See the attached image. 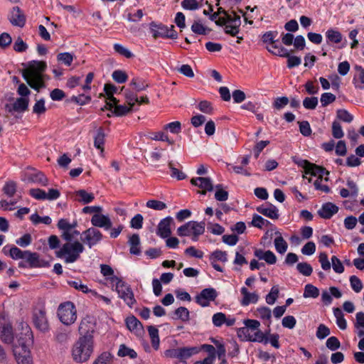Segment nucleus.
<instances>
[{
    "mask_svg": "<svg viewBox=\"0 0 364 364\" xmlns=\"http://www.w3.org/2000/svg\"><path fill=\"white\" fill-rule=\"evenodd\" d=\"M46 68V63L39 60H31L26 66L24 65V80L31 87L38 92L45 87L43 73Z\"/></svg>",
    "mask_w": 364,
    "mask_h": 364,
    "instance_id": "obj_1",
    "label": "nucleus"
},
{
    "mask_svg": "<svg viewBox=\"0 0 364 364\" xmlns=\"http://www.w3.org/2000/svg\"><path fill=\"white\" fill-rule=\"evenodd\" d=\"M0 338L3 343L11 344L15 358L23 364V341L21 336H15L10 323H0Z\"/></svg>",
    "mask_w": 364,
    "mask_h": 364,
    "instance_id": "obj_2",
    "label": "nucleus"
},
{
    "mask_svg": "<svg viewBox=\"0 0 364 364\" xmlns=\"http://www.w3.org/2000/svg\"><path fill=\"white\" fill-rule=\"evenodd\" d=\"M219 14H223L224 16L219 17L215 21L216 25L223 26H225V33L230 36H236L240 31V26L241 25L240 16L237 15L235 11H225L222 7L218 9Z\"/></svg>",
    "mask_w": 364,
    "mask_h": 364,
    "instance_id": "obj_3",
    "label": "nucleus"
},
{
    "mask_svg": "<svg viewBox=\"0 0 364 364\" xmlns=\"http://www.w3.org/2000/svg\"><path fill=\"white\" fill-rule=\"evenodd\" d=\"M83 244L77 240L67 242L56 252V257L64 260L65 263H74L80 258L84 252Z\"/></svg>",
    "mask_w": 364,
    "mask_h": 364,
    "instance_id": "obj_4",
    "label": "nucleus"
},
{
    "mask_svg": "<svg viewBox=\"0 0 364 364\" xmlns=\"http://www.w3.org/2000/svg\"><path fill=\"white\" fill-rule=\"evenodd\" d=\"M94 349V339L79 337L72 347V357L77 363L89 360Z\"/></svg>",
    "mask_w": 364,
    "mask_h": 364,
    "instance_id": "obj_5",
    "label": "nucleus"
},
{
    "mask_svg": "<svg viewBox=\"0 0 364 364\" xmlns=\"http://www.w3.org/2000/svg\"><path fill=\"white\" fill-rule=\"evenodd\" d=\"M18 94L19 97L16 98L14 94L7 95L5 97L4 109L11 116L18 119L23 114V83L18 85Z\"/></svg>",
    "mask_w": 364,
    "mask_h": 364,
    "instance_id": "obj_6",
    "label": "nucleus"
},
{
    "mask_svg": "<svg viewBox=\"0 0 364 364\" xmlns=\"http://www.w3.org/2000/svg\"><path fill=\"white\" fill-rule=\"evenodd\" d=\"M32 318L33 323L38 330L44 333L49 331L50 326L46 316L45 302L41 299H38L35 303Z\"/></svg>",
    "mask_w": 364,
    "mask_h": 364,
    "instance_id": "obj_7",
    "label": "nucleus"
},
{
    "mask_svg": "<svg viewBox=\"0 0 364 364\" xmlns=\"http://www.w3.org/2000/svg\"><path fill=\"white\" fill-rule=\"evenodd\" d=\"M110 282L115 286V290L117 291L119 296L122 299L128 306L132 307L136 302V300L130 286L118 277H111Z\"/></svg>",
    "mask_w": 364,
    "mask_h": 364,
    "instance_id": "obj_8",
    "label": "nucleus"
},
{
    "mask_svg": "<svg viewBox=\"0 0 364 364\" xmlns=\"http://www.w3.org/2000/svg\"><path fill=\"white\" fill-rule=\"evenodd\" d=\"M205 225L204 222L189 221L177 229V234L181 237L192 235V240L196 242L204 233Z\"/></svg>",
    "mask_w": 364,
    "mask_h": 364,
    "instance_id": "obj_9",
    "label": "nucleus"
},
{
    "mask_svg": "<svg viewBox=\"0 0 364 364\" xmlns=\"http://www.w3.org/2000/svg\"><path fill=\"white\" fill-rule=\"evenodd\" d=\"M58 316L66 326L74 323L77 319V311L74 304L71 301L60 304L58 309Z\"/></svg>",
    "mask_w": 364,
    "mask_h": 364,
    "instance_id": "obj_10",
    "label": "nucleus"
},
{
    "mask_svg": "<svg viewBox=\"0 0 364 364\" xmlns=\"http://www.w3.org/2000/svg\"><path fill=\"white\" fill-rule=\"evenodd\" d=\"M96 327V318L93 316H86L80 321L79 325L78 332L80 337L94 339L93 334L95 332Z\"/></svg>",
    "mask_w": 364,
    "mask_h": 364,
    "instance_id": "obj_11",
    "label": "nucleus"
},
{
    "mask_svg": "<svg viewBox=\"0 0 364 364\" xmlns=\"http://www.w3.org/2000/svg\"><path fill=\"white\" fill-rule=\"evenodd\" d=\"M103 238L102 232L95 228H90L81 234V241L90 248L98 244Z\"/></svg>",
    "mask_w": 364,
    "mask_h": 364,
    "instance_id": "obj_12",
    "label": "nucleus"
},
{
    "mask_svg": "<svg viewBox=\"0 0 364 364\" xmlns=\"http://www.w3.org/2000/svg\"><path fill=\"white\" fill-rule=\"evenodd\" d=\"M217 296L218 292L215 289L206 288L196 296V301L200 306L206 307L209 306L210 301H215Z\"/></svg>",
    "mask_w": 364,
    "mask_h": 364,
    "instance_id": "obj_13",
    "label": "nucleus"
},
{
    "mask_svg": "<svg viewBox=\"0 0 364 364\" xmlns=\"http://www.w3.org/2000/svg\"><path fill=\"white\" fill-rule=\"evenodd\" d=\"M34 338L31 328L29 326H24V364H33V358L31 351L26 350V346L30 347L33 345Z\"/></svg>",
    "mask_w": 364,
    "mask_h": 364,
    "instance_id": "obj_14",
    "label": "nucleus"
},
{
    "mask_svg": "<svg viewBox=\"0 0 364 364\" xmlns=\"http://www.w3.org/2000/svg\"><path fill=\"white\" fill-rule=\"evenodd\" d=\"M173 219L171 216H168L164 219H162L158 226L156 230V234L158 236L163 239H166L171 236V225H173Z\"/></svg>",
    "mask_w": 364,
    "mask_h": 364,
    "instance_id": "obj_15",
    "label": "nucleus"
},
{
    "mask_svg": "<svg viewBox=\"0 0 364 364\" xmlns=\"http://www.w3.org/2000/svg\"><path fill=\"white\" fill-rule=\"evenodd\" d=\"M24 259L31 268H41L48 266V263L40 258L36 252L24 251Z\"/></svg>",
    "mask_w": 364,
    "mask_h": 364,
    "instance_id": "obj_16",
    "label": "nucleus"
},
{
    "mask_svg": "<svg viewBox=\"0 0 364 364\" xmlns=\"http://www.w3.org/2000/svg\"><path fill=\"white\" fill-rule=\"evenodd\" d=\"M91 223L95 227L104 228L106 230H109L112 226L109 217L100 213L92 215Z\"/></svg>",
    "mask_w": 364,
    "mask_h": 364,
    "instance_id": "obj_17",
    "label": "nucleus"
},
{
    "mask_svg": "<svg viewBox=\"0 0 364 364\" xmlns=\"http://www.w3.org/2000/svg\"><path fill=\"white\" fill-rule=\"evenodd\" d=\"M338 207L333 203H325L318 210V215L321 218L330 219L333 215L338 213Z\"/></svg>",
    "mask_w": 364,
    "mask_h": 364,
    "instance_id": "obj_18",
    "label": "nucleus"
},
{
    "mask_svg": "<svg viewBox=\"0 0 364 364\" xmlns=\"http://www.w3.org/2000/svg\"><path fill=\"white\" fill-rule=\"evenodd\" d=\"M257 211L263 215L274 220L278 219L279 216V210L275 205L271 203H266L258 206L257 208Z\"/></svg>",
    "mask_w": 364,
    "mask_h": 364,
    "instance_id": "obj_19",
    "label": "nucleus"
},
{
    "mask_svg": "<svg viewBox=\"0 0 364 364\" xmlns=\"http://www.w3.org/2000/svg\"><path fill=\"white\" fill-rule=\"evenodd\" d=\"M9 22L14 26L23 27V11L18 6H14L8 16Z\"/></svg>",
    "mask_w": 364,
    "mask_h": 364,
    "instance_id": "obj_20",
    "label": "nucleus"
},
{
    "mask_svg": "<svg viewBox=\"0 0 364 364\" xmlns=\"http://www.w3.org/2000/svg\"><path fill=\"white\" fill-rule=\"evenodd\" d=\"M254 255L259 260H264L268 264H274L277 262V257L271 250H263L262 249H255Z\"/></svg>",
    "mask_w": 364,
    "mask_h": 364,
    "instance_id": "obj_21",
    "label": "nucleus"
},
{
    "mask_svg": "<svg viewBox=\"0 0 364 364\" xmlns=\"http://www.w3.org/2000/svg\"><path fill=\"white\" fill-rule=\"evenodd\" d=\"M104 90L107 96L109 102H107L105 107L102 109H112L113 108V105L118 102V100L113 96V95L117 92V87L112 84H105L104 86Z\"/></svg>",
    "mask_w": 364,
    "mask_h": 364,
    "instance_id": "obj_22",
    "label": "nucleus"
},
{
    "mask_svg": "<svg viewBox=\"0 0 364 364\" xmlns=\"http://www.w3.org/2000/svg\"><path fill=\"white\" fill-rule=\"evenodd\" d=\"M305 173L306 174H311L312 176H318V178H322L324 174L328 175L329 172L326 170V168L317 166L316 164H311L308 161H305Z\"/></svg>",
    "mask_w": 364,
    "mask_h": 364,
    "instance_id": "obj_23",
    "label": "nucleus"
},
{
    "mask_svg": "<svg viewBox=\"0 0 364 364\" xmlns=\"http://www.w3.org/2000/svg\"><path fill=\"white\" fill-rule=\"evenodd\" d=\"M354 75L353 77V84L356 89L363 90L364 89V68L358 65H355L354 67Z\"/></svg>",
    "mask_w": 364,
    "mask_h": 364,
    "instance_id": "obj_24",
    "label": "nucleus"
},
{
    "mask_svg": "<svg viewBox=\"0 0 364 364\" xmlns=\"http://www.w3.org/2000/svg\"><path fill=\"white\" fill-rule=\"evenodd\" d=\"M192 185L198 186V188L208 191H212L213 190V185L212 180L208 177H197L193 178L191 180Z\"/></svg>",
    "mask_w": 364,
    "mask_h": 364,
    "instance_id": "obj_25",
    "label": "nucleus"
},
{
    "mask_svg": "<svg viewBox=\"0 0 364 364\" xmlns=\"http://www.w3.org/2000/svg\"><path fill=\"white\" fill-rule=\"evenodd\" d=\"M199 350L196 347L178 348V359H179L181 364H186V360L197 354Z\"/></svg>",
    "mask_w": 364,
    "mask_h": 364,
    "instance_id": "obj_26",
    "label": "nucleus"
},
{
    "mask_svg": "<svg viewBox=\"0 0 364 364\" xmlns=\"http://www.w3.org/2000/svg\"><path fill=\"white\" fill-rule=\"evenodd\" d=\"M240 291L242 295V299L240 301V304L242 306H246L251 303L255 304L257 302L259 299V296L255 292H249L246 287H242Z\"/></svg>",
    "mask_w": 364,
    "mask_h": 364,
    "instance_id": "obj_27",
    "label": "nucleus"
},
{
    "mask_svg": "<svg viewBox=\"0 0 364 364\" xmlns=\"http://www.w3.org/2000/svg\"><path fill=\"white\" fill-rule=\"evenodd\" d=\"M24 176L26 179L32 183H39L41 186H46L48 185V181L47 178L41 172L34 171L32 173L28 172L24 173Z\"/></svg>",
    "mask_w": 364,
    "mask_h": 364,
    "instance_id": "obj_28",
    "label": "nucleus"
},
{
    "mask_svg": "<svg viewBox=\"0 0 364 364\" xmlns=\"http://www.w3.org/2000/svg\"><path fill=\"white\" fill-rule=\"evenodd\" d=\"M70 338V332L63 328L58 329L54 333V341L60 346H67Z\"/></svg>",
    "mask_w": 364,
    "mask_h": 364,
    "instance_id": "obj_29",
    "label": "nucleus"
},
{
    "mask_svg": "<svg viewBox=\"0 0 364 364\" xmlns=\"http://www.w3.org/2000/svg\"><path fill=\"white\" fill-rule=\"evenodd\" d=\"M267 49L273 55L279 57L284 58L289 56V50L281 44L278 43L277 40L271 46H267Z\"/></svg>",
    "mask_w": 364,
    "mask_h": 364,
    "instance_id": "obj_30",
    "label": "nucleus"
},
{
    "mask_svg": "<svg viewBox=\"0 0 364 364\" xmlns=\"http://www.w3.org/2000/svg\"><path fill=\"white\" fill-rule=\"evenodd\" d=\"M150 30L154 38H166L167 26L163 24H158L155 22L150 23Z\"/></svg>",
    "mask_w": 364,
    "mask_h": 364,
    "instance_id": "obj_31",
    "label": "nucleus"
},
{
    "mask_svg": "<svg viewBox=\"0 0 364 364\" xmlns=\"http://www.w3.org/2000/svg\"><path fill=\"white\" fill-rule=\"evenodd\" d=\"M128 243L130 246L129 252L134 255H139L141 254L140 249V238L138 234H133L129 237Z\"/></svg>",
    "mask_w": 364,
    "mask_h": 364,
    "instance_id": "obj_32",
    "label": "nucleus"
},
{
    "mask_svg": "<svg viewBox=\"0 0 364 364\" xmlns=\"http://www.w3.org/2000/svg\"><path fill=\"white\" fill-rule=\"evenodd\" d=\"M275 234L277 235L274 240L275 250L278 253L283 255L287 250L288 244L279 232L277 231L275 232Z\"/></svg>",
    "mask_w": 364,
    "mask_h": 364,
    "instance_id": "obj_33",
    "label": "nucleus"
},
{
    "mask_svg": "<svg viewBox=\"0 0 364 364\" xmlns=\"http://www.w3.org/2000/svg\"><path fill=\"white\" fill-rule=\"evenodd\" d=\"M3 252L6 255H9L14 259L23 258V252L14 245H7L3 247Z\"/></svg>",
    "mask_w": 364,
    "mask_h": 364,
    "instance_id": "obj_34",
    "label": "nucleus"
},
{
    "mask_svg": "<svg viewBox=\"0 0 364 364\" xmlns=\"http://www.w3.org/2000/svg\"><path fill=\"white\" fill-rule=\"evenodd\" d=\"M68 284L71 287H73L77 291H82L83 293H90L92 295H97V292L95 290H92L88 288L86 284L82 283V281L79 279L75 280L68 281Z\"/></svg>",
    "mask_w": 364,
    "mask_h": 364,
    "instance_id": "obj_35",
    "label": "nucleus"
},
{
    "mask_svg": "<svg viewBox=\"0 0 364 364\" xmlns=\"http://www.w3.org/2000/svg\"><path fill=\"white\" fill-rule=\"evenodd\" d=\"M147 330L151 338L152 347L155 350H158L159 348L160 343L158 328L154 326H149L147 327Z\"/></svg>",
    "mask_w": 364,
    "mask_h": 364,
    "instance_id": "obj_36",
    "label": "nucleus"
},
{
    "mask_svg": "<svg viewBox=\"0 0 364 364\" xmlns=\"http://www.w3.org/2000/svg\"><path fill=\"white\" fill-rule=\"evenodd\" d=\"M326 38L328 43H339L342 41L343 36L338 30L330 28L326 32Z\"/></svg>",
    "mask_w": 364,
    "mask_h": 364,
    "instance_id": "obj_37",
    "label": "nucleus"
},
{
    "mask_svg": "<svg viewBox=\"0 0 364 364\" xmlns=\"http://www.w3.org/2000/svg\"><path fill=\"white\" fill-rule=\"evenodd\" d=\"M126 324L130 331H135L136 333L141 332L143 329L141 323L134 316L127 318Z\"/></svg>",
    "mask_w": 364,
    "mask_h": 364,
    "instance_id": "obj_38",
    "label": "nucleus"
},
{
    "mask_svg": "<svg viewBox=\"0 0 364 364\" xmlns=\"http://www.w3.org/2000/svg\"><path fill=\"white\" fill-rule=\"evenodd\" d=\"M75 195L77 201L84 204L91 203L95 198L93 193H87L86 191L82 189L76 191Z\"/></svg>",
    "mask_w": 364,
    "mask_h": 364,
    "instance_id": "obj_39",
    "label": "nucleus"
},
{
    "mask_svg": "<svg viewBox=\"0 0 364 364\" xmlns=\"http://www.w3.org/2000/svg\"><path fill=\"white\" fill-rule=\"evenodd\" d=\"M105 138L104 131L102 128H100L95 136L94 146L96 149H100L102 153L104 151Z\"/></svg>",
    "mask_w": 364,
    "mask_h": 364,
    "instance_id": "obj_40",
    "label": "nucleus"
},
{
    "mask_svg": "<svg viewBox=\"0 0 364 364\" xmlns=\"http://www.w3.org/2000/svg\"><path fill=\"white\" fill-rule=\"evenodd\" d=\"M319 296V289L311 284H307L304 287L303 296L304 298H317Z\"/></svg>",
    "mask_w": 364,
    "mask_h": 364,
    "instance_id": "obj_41",
    "label": "nucleus"
},
{
    "mask_svg": "<svg viewBox=\"0 0 364 364\" xmlns=\"http://www.w3.org/2000/svg\"><path fill=\"white\" fill-rule=\"evenodd\" d=\"M117 354L119 357L127 356L130 358H135L137 356V353L134 349L129 348L124 344L120 345Z\"/></svg>",
    "mask_w": 364,
    "mask_h": 364,
    "instance_id": "obj_42",
    "label": "nucleus"
},
{
    "mask_svg": "<svg viewBox=\"0 0 364 364\" xmlns=\"http://www.w3.org/2000/svg\"><path fill=\"white\" fill-rule=\"evenodd\" d=\"M130 85L137 92L144 90L149 87L145 80L140 77H134L130 82Z\"/></svg>",
    "mask_w": 364,
    "mask_h": 364,
    "instance_id": "obj_43",
    "label": "nucleus"
},
{
    "mask_svg": "<svg viewBox=\"0 0 364 364\" xmlns=\"http://www.w3.org/2000/svg\"><path fill=\"white\" fill-rule=\"evenodd\" d=\"M174 318L181 319L183 321H188L190 319V312L186 307L181 306L174 311Z\"/></svg>",
    "mask_w": 364,
    "mask_h": 364,
    "instance_id": "obj_44",
    "label": "nucleus"
},
{
    "mask_svg": "<svg viewBox=\"0 0 364 364\" xmlns=\"http://www.w3.org/2000/svg\"><path fill=\"white\" fill-rule=\"evenodd\" d=\"M29 218L35 225H38L39 223L50 225L52 222V220L49 216L41 217L37 213L32 214Z\"/></svg>",
    "mask_w": 364,
    "mask_h": 364,
    "instance_id": "obj_45",
    "label": "nucleus"
},
{
    "mask_svg": "<svg viewBox=\"0 0 364 364\" xmlns=\"http://www.w3.org/2000/svg\"><path fill=\"white\" fill-rule=\"evenodd\" d=\"M247 341L251 342L263 343L264 344L268 343V337L266 334L262 333L260 330H257L252 337H247Z\"/></svg>",
    "mask_w": 364,
    "mask_h": 364,
    "instance_id": "obj_46",
    "label": "nucleus"
},
{
    "mask_svg": "<svg viewBox=\"0 0 364 364\" xmlns=\"http://www.w3.org/2000/svg\"><path fill=\"white\" fill-rule=\"evenodd\" d=\"M350 287L355 293H359L363 288L362 281L355 275H352L349 278Z\"/></svg>",
    "mask_w": 364,
    "mask_h": 364,
    "instance_id": "obj_47",
    "label": "nucleus"
},
{
    "mask_svg": "<svg viewBox=\"0 0 364 364\" xmlns=\"http://www.w3.org/2000/svg\"><path fill=\"white\" fill-rule=\"evenodd\" d=\"M297 271L304 276L309 277L312 274L313 268L307 262H299L296 265Z\"/></svg>",
    "mask_w": 364,
    "mask_h": 364,
    "instance_id": "obj_48",
    "label": "nucleus"
},
{
    "mask_svg": "<svg viewBox=\"0 0 364 364\" xmlns=\"http://www.w3.org/2000/svg\"><path fill=\"white\" fill-rule=\"evenodd\" d=\"M336 117L347 123H350L353 120V116L348 110L344 109H338L336 112Z\"/></svg>",
    "mask_w": 364,
    "mask_h": 364,
    "instance_id": "obj_49",
    "label": "nucleus"
},
{
    "mask_svg": "<svg viewBox=\"0 0 364 364\" xmlns=\"http://www.w3.org/2000/svg\"><path fill=\"white\" fill-rule=\"evenodd\" d=\"M279 290L278 287L277 286L272 287L269 293L266 296V298H265L266 302L269 305L274 304L279 296Z\"/></svg>",
    "mask_w": 364,
    "mask_h": 364,
    "instance_id": "obj_50",
    "label": "nucleus"
},
{
    "mask_svg": "<svg viewBox=\"0 0 364 364\" xmlns=\"http://www.w3.org/2000/svg\"><path fill=\"white\" fill-rule=\"evenodd\" d=\"M77 225V223L76 221H73V223H70L68 219L61 218L58 220L57 224L58 228L61 231L68 230V229H70L72 228H76Z\"/></svg>",
    "mask_w": 364,
    "mask_h": 364,
    "instance_id": "obj_51",
    "label": "nucleus"
},
{
    "mask_svg": "<svg viewBox=\"0 0 364 364\" xmlns=\"http://www.w3.org/2000/svg\"><path fill=\"white\" fill-rule=\"evenodd\" d=\"M16 191V184L14 181H7L3 187V192L9 197L14 196Z\"/></svg>",
    "mask_w": 364,
    "mask_h": 364,
    "instance_id": "obj_52",
    "label": "nucleus"
},
{
    "mask_svg": "<svg viewBox=\"0 0 364 364\" xmlns=\"http://www.w3.org/2000/svg\"><path fill=\"white\" fill-rule=\"evenodd\" d=\"M73 55L70 53H60L57 55V60L67 66H70L73 61Z\"/></svg>",
    "mask_w": 364,
    "mask_h": 364,
    "instance_id": "obj_53",
    "label": "nucleus"
},
{
    "mask_svg": "<svg viewBox=\"0 0 364 364\" xmlns=\"http://www.w3.org/2000/svg\"><path fill=\"white\" fill-rule=\"evenodd\" d=\"M112 77L115 82L120 84L124 83L128 79L127 73L121 70H114L112 74Z\"/></svg>",
    "mask_w": 364,
    "mask_h": 364,
    "instance_id": "obj_54",
    "label": "nucleus"
},
{
    "mask_svg": "<svg viewBox=\"0 0 364 364\" xmlns=\"http://www.w3.org/2000/svg\"><path fill=\"white\" fill-rule=\"evenodd\" d=\"M244 323L245 325V328H242L241 329L243 333H247L249 329L257 331L260 326V323L258 321L252 319H247L244 321Z\"/></svg>",
    "mask_w": 364,
    "mask_h": 364,
    "instance_id": "obj_55",
    "label": "nucleus"
},
{
    "mask_svg": "<svg viewBox=\"0 0 364 364\" xmlns=\"http://www.w3.org/2000/svg\"><path fill=\"white\" fill-rule=\"evenodd\" d=\"M210 260L220 261L226 262L228 261V255L226 252L221 250L214 251L210 256Z\"/></svg>",
    "mask_w": 364,
    "mask_h": 364,
    "instance_id": "obj_56",
    "label": "nucleus"
},
{
    "mask_svg": "<svg viewBox=\"0 0 364 364\" xmlns=\"http://www.w3.org/2000/svg\"><path fill=\"white\" fill-rule=\"evenodd\" d=\"M277 34V31H267L262 35V41L268 44V46H271L277 41L274 38Z\"/></svg>",
    "mask_w": 364,
    "mask_h": 364,
    "instance_id": "obj_57",
    "label": "nucleus"
},
{
    "mask_svg": "<svg viewBox=\"0 0 364 364\" xmlns=\"http://www.w3.org/2000/svg\"><path fill=\"white\" fill-rule=\"evenodd\" d=\"M114 50L115 52L127 58H131L134 56V54L130 50L119 43H115L114 45Z\"/></svg>",
    "mask_w": 364,
    "mask_h": 364,
    "instance_id": "obj_58",
    "label": "nucleus"
},
{
    "mask_svg": "<svg viewBox=\"0 0 364 364\" xmlns=\"http://www.w3.org/2000/svg\"><path fill=\"white\" fill-rule=\"evenodd\" d=\"M331 260L332 268L336 273L341 274L344 272V266L336 256H332Z\"/></svg>",
    "mask_w": 364,
    "mask_h": 364,
    "instance_id": "obj_59",
    "label": "nucleus"
},
{
    "mask_svg": "<svg viewBox=\"0 0 364 364\" xmlns=\"http://www.w3.org/2000/svg\"><path fill=\"white\" fill-rule=\"evenodd\" d=\"M191 31L198 35H205L207 33V31L210 30L205 28L200 21H194V23L191 26Z\"/></svg>",
    "mask_w": 364,
    "mask_h": 364,
    "instance_id": "obj_60",
    "label": "nucleus"
},
{
    "mask_svg": "<svg viewBox=\"0 0 364 364\" xmlns=\"http://www.w3.org/2000/svg\"><path fill=\"white\" fill-rule=\"evenodd\" d=\"M112 356L109 352H103L94 361L93 364H109Z\"/></svg>",
    "mask_w": 364,
    "mask_h": 364,
    "instance_id": "obj_61",
    "label": "nucleus"
},
{
    "mask_svg": "<svg viewBox=\"0 0 364 364\" xmlns=\"http://www.w3.org/2000/svg\"><path fill=\"white\" fill-rule=\"evenodd\" d=\"M251 223L254 227L261 229L264 226H267L269 222L259 215H254Z\"/></svg>",
    "mask_w": 364,
    "mask_h": 364,
    "instance_id": "obj_62",
    "label": "nucleus"
},
{
    "mask_svg": "<svg viewBox=\"0 0 364 364\" xmlns=\"http://www.w3.org/2000/svg\"><path fill=\"white\" fill-rule=\"evenodd\" d=\"M164 129L168 130L172 134H178L181 132V124L178 121H175L166 124Z\"/></svg>",
    "mask_w": 364,
    "mask_h": 364,
    "instance_id": "obj_63",
    "label": "nucleus"
},
{
    "mask_svg": "<svg viewBox=\"0 0 364 364\" xmlns=\"http://www.w3.org/2000/svg\"><path fill=\"white\" fill-rule=\"evenodd\" d=\"M336 95L331 92L323 93L321 96L320 101L322 107H326L336 100Z\"/></svg>",
    "mask_w": 364,
    "mask_h": 364,
    "instance_id": "obj_64",
    "label": "nucleus"
}]
</instances>
